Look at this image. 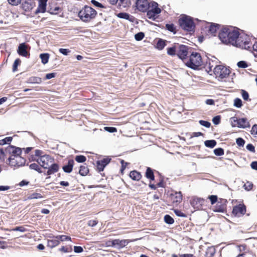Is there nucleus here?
I'll use <instances>...</instances> for the list:
<instances>
[{"instance_id":"2eb2a0df","label":"nucleus","mask_w":257,"mask_h":257,"mask_svg":"<svg viewBox=\"0 0 257 257\" xmlns=\"http://www.w3.org/2000/svg\"><path fill=\"white\" fill-rule=\"evenodd\" d=\"M246 209L245 206L242 204H239L233 207L232 210V213L237 216H239L243 215L245 213Z\"/></svg>"},{"instance_id":"a211bd4d","label":"nucleus","mask_w":257,"mask_h":257,"mask_svg":"<svg viewBox=\"0 0 257 257\" xmlns=\"http://www.w3.org/2000/svg\"><path fill=\"white\" fill-rule=\"evenodd\" d=\"M35 6V3L33 0H24L22 4V8L25 11H29Z\"/></svg>"},{"instance_id":"680f3d73","label":"nucleus","mask_w":257,"mask_h":257,"mask_svg":"<svg viewBox=\"0 0 257 257\" xmlns=\"http://www.w3.org/2000/svg\"><path fill=\"white\" fill-rule=\"evenodd\" d=\"M21 0H8L10 4L13 6H17L20 3Z\"/></svg>"},{"instance_id":"79ce46f5","label":"nucleus","mask_w":257,"mask_h":257,"mask_svg":"<svg viewBox=\"0 0 257 257\" xmlns=\"http://www.w3.org/2000/svg\"><path fill=\"white\" fill-rule=\"evenodd\" d=\"M145 37V34L143 32H140L136 34L135 35V38L137 41H141Z\"/></svg>"},{"instance_id":"58836bf2","label":"nucleus","mask_w":257,"mask_h":257,"mask_svg":"<svg viewBox=\"0 0 257 257\" xmlns=\"http://www.w3.org/2000/svg\"><path fill=\"white\" fill-rule=\"evenodd\" d=\"M57 238L58 240H60L61 241H70L71 238L69 236H66V235H57Z\"/></svg>"},{"instance_id":"412c9836","label":"nucleus","mask_w":257,"mask_h":257,"mask_svg":"<svg viewBox=\"0 0 257 257\" xmlns=\"http://www.w3.org/2000/svg\"><path fill=\"white\" fill-rule=\"evenodd\" d=\"M110 161L109 158H105L101 161H98L97 162V167L99 171H103L105 166L108 164Z\"/></svg>"},{"instance_id":"473e14b6","label":"nucleus","mask_w":257,"mask_h":257,"mask_svg":"<svg viewBox=\"0 0 257 257\" xmlns=\"http://www.w3.org/2000/svg\"><path fill=\"white\" fill-rule=\"evenodd\" d=\"M177 46L169 48L167 50V53L169 55L174 56L177 53Z\"/></svg>"},{"instance_id":"ddd939ff","label":"nucleus","mask_w":257,"mask_h":257,"mask_svg":"<svg viewBox=\"0 0 257 257\" xmlns=\"http://www.w3.org/2000/svg\"><path fill=\"white\" fill-rule=\"evenodd\" d=\"M7 152L10 155L9 158H15L17 156L21 155L22 151L20 148L14 146H9L6 149Z\"/></svg>"},{"instance_id":"8fccbe9b","label":"nucleus","mask_w":257,"mask_h":257,"mask_svg":"<svg viewBox=\"0 0 257 257\" xmlns=\"http://www.w3.org/2000/svg\"><path fill=\"white\" fill-rule=\"evenodd\" d=\"M104 130L109 133H114L117 132V129L114 127L105 126L104 127Z\"/></svg>"},{"instance_id":"c03bdc74","label":"nucleus","mask_w":257,"mask_h":257,"mask_svg":"<svg viewBox=\"0 0 257 257\" xmlns=\"http://www.w3.org/2000/svg\"><path fill=\"white\" fill-rule=\"evenodd\" d=\"M30 81L34 83H40L42 82V80L40 77H33L30 79Z\"/></svg>"},{"instance_id":"4468645a","label":"nucleus","mask_w":257,"mask_h":257,"mask_svg":"<svg viewBox=\"0 0 257 257\" xmlns=\"http://www.w3.org/2000/svg\"><path fill=\"white\" fill-rule=\"evenodd\" d=\"M150 6V3L147 0H137L136 7L137 9L141 12L146 11Z\"/></svg>"},{"instance_id":"dca6fc26","label":"nucleus","mask_w":257,"mask_h":257,"mask_svg":"<svg viewBox=\"0 0 257 257\" xmlns=\"http://www.w3.org/2000/svg\"><path fill=\"white\" fill-rule=\"evenodd\" d=\"M204 202V199L198 197H193L190 200L191 205L197 209L201 208Z\"/></svg>"},{"instance_id":"f257e3e1","label":"nucleus","mask_w":257,"mask_h":257,"mask_svg":"<svg viewBox=\"0 0 257 257\" xmlns=\"http://www.w3.org/2000/svg\"><path fill=\"white\" fill-rule=\"evenodd\" d=\"M29 160L30 161L37 162L41 167L45 169L48 168L54 162L53 158L39 150L35 151L34 154L30 156Z\"/></svg>"},{"instance_id":"5fc2aeb1","label":"nucleus","mask_w":257,"mask_h":257,"mask_svg":"<svg viewBox=\"0 0 257 257\" xmlns=\"http://www.w3.org/2000/svg\"><path fill=\"white\" fill-rule=\"evenodd\" d=\"M208 199L210 200L211 204H213L217 201V197L216 195H210L208 196Z\"/></svg>"},{"instance_id":"49530a36","label":"nucleus","mask_w":257,"mask_h":257,"mask_svg":"<svg viewBox=\"0 0 257 257\" xmlns=\"http://www.w3.org/2000/svg\"><path fill=\"white\" fill-rule=\"evenodd\" d=\"M237 66L239 68H245L248 67V65L245 61H240L237 64Z\"/></svg>"},{"instance_id":"f8f14e48","label":"nucleus","mask_w":257,"mask_h":257,"mask_svg":"<svg viewBox=\"0 0 257 257\" xmlns=\"http://www.w3.org/2000/svg\"><path fill=\"white\" fill-rule=\"evenodd\" d=\"M187 54L188 48L186 46L181 45L177 46V55L180 59H185Z\"/></svg>"},{"instance_id":"1a4fd4ad","label":"nucleus","mask_w":257,"mask_h":257,"mask_svg":"<svg viewBox=\"0 0 257 257\" xmlns=\"http://www.w3.org/2000/svg\"><path fill=\"white\" fill-rule=\"evenodd\" d=\"M213 72L216 77L220 79L227 77L230 73L229 70L222 65L216 66L213 69Z\"/></svg>"},{"instance_id":"39448f33","label":"nucleus","mask_w":257,"mask_h":257,"mask_svg":"<svg viewBox=\"0 0 257 257\" xmlns=\"http://www.w3.org/2000/svg\"><path fill=\"white\" fill-rule=\"evenodd\" d=\"M181 27L188 32H193L195 29V24L190 16L182 15L179 20Z\"/></svg>"},{"instance_id":"f3484780","label":"nucleus","mask_w":257,"mask_h":257,"mask_svg":"<svg viewBox=\"0 0 257 257\" xmlns=\"http://www.w3.org/2000/svg\"><path fill=\"white\" fill-rule=\"evenodd\" d=\"M28 48V45H26L25 43H21L18 47L17 52L20 56L27 57L29 54L27 51Z\"/></svg>"},{"instance_id":"393cba45","label":"nucleus","mask_w":257,"mask_h":257,"mask_svg":"<svg viewBox=\"0 0 257 257\" xmlns=\"http://www.w3.org/2000/svg\"><path fill=\"white\" fill-rule=\"evenodd\" d=\"M73 164L74 161L73 160H69L68 164L63 167L64 171L66 173H70L72 170Z\"/></svg>"},{"instance_id":"b1692460","label":"nucleus","mask_w":257,"mask_h":257,"mask_svg":"<svg viewBox=\"0 0 257 257\" xmlns=\"http://www.w3.org/2000/svg\"><path fill=\"white\" fill-rule=\"evenodd\" d=\"M48 169L47 174L51 175L57 172L59 169V167L57 164L53 163Z\"/></svg>"},{"instance_id":"6e6552de","label":"nucleus","mask_w":257,"mask_h":257,"mask_svg":"<svg viewBox=\"0 0 257 257\" xmlns=\"http://www.w3.org/2000/svg\"><path fill=\"white\" fill-rule=\"evenodd\" d=\"M230 122L232 127L240 128H246L249 126V122L246 118H238L236 117H232L230 119Z\"/></svg>"},{"instance_id":"5701e85b","label":"nucleus","mask_w":257,"mask_h":257,"mask_svg":"<svg viewBox=\"0 0 257 257\" xmlns=\"http://www.w3.org/2000/svg\"><path fill=\"white\" fill-rule=\"evenodd\" d=\"M60 243V241L57 238V236L54 237L51 239H48L47 241V246L50 248H53L57 246Z\"/></svg>"},{"instance_id":"c9c22d12","label":"nucleus","mask_w":257,"mask_h":257,"mask_svg":"<svg viewBox=\"0 0 257 257\" xmlns=\"http://www.w3.org/2000/svg\"><path fill=\"white\" fill-rule=\"evenodd\" d=\"M166 28L168 31L173 33L174 34L176 33V27L174 24H167L166 25Z\"/></svg>"},{"instance_id":"a19ab883","label":"nucleus","mask_w":257,"mask_h":257,"mask_svg":"<svg viewBox=\"0 0 257 257\" xmlns=\"http://www.w3.org/2000/svg\"><path fill=\"white\" fill-rule=\"evenodd\" d=\"M242 105V101L240 99L236 98L234 100V106L237 108H240Z\"/></svg>"},{"instance_id":"a878e982","label":"nucleus","mask_w":257,"mask_h":257,"mask_svg":"<svg viewBox=\"0 0 257 257\" xmlns=\"http://www.w3.org/2000/svg\"><path fill=\"white\" fill-rule=\"evenodd\" d=\"M130 176L134 180L137 181L139 180L141 178V174L136 171H131L130 173Z\"/></svg>"},{"instance_id":"c756f323","label":"nucleus","mask_w":257,"mask_h":257,"mask_svg":"<svg viewBox=\"0 0 257 257\" xmlns=\"http://www.w3.org/2000/svg\"><path fill=\"white\" fill-rule=\"evenodd\" d=\"M43 197L42 195L38 193H33L31 194H30L28 196V199H41L43 198Z\"/></svg>"},{"instance_id":"603ef678","label":"nucleus","mask_w":257,"mask_h":257,"mask_svg":"<svg viewBox=\"0 0 257 257\" xmlns=\"http://www.w3.org/2000/svg\"><path fill=\"white\" fill-rule=\"evenodd\" d=\"M236 143L238 146L242 147L243 146L245 142L242 138H239L236 139Z\"/></svg>"},{"instance_id":"cd10ccee","label":"nucleus","mask_w":257,"mask_h":257,"mask_svg":"<svg viewBox=\"0 0 257 257\" xmlns=\"http://www.w3.org/2000/svg\"><path fill=\"white\" fill-rule=\"evenodd\" d=\"M40 58L41 60V62L43 64H47L49 59V54L48 53H43L41 54L40 55Z\"/></svg>"},{"instance_id":"bf43d9fd","label":"nucleus","mask_w":257,"mask_h":257,"mask_svg":"<svg viewBox=\"0 0 257 257\" xmlns=\"http://www.w3.org/2000/svg\"><path fill=\"white\" fill-rule=\"evenodd\" d=\"M6 154L3 149H0V161H4L6 158Z\"/></svg>"},{"instance_id":"7c9ffc66","label":"nucleus","mask_w":257,"mask_h":257,"mask_svg":"<svg viewBox=\"0 0 257 257\" xmlns=\"http://www.w3.org/2000/svg\"><path fill=\"white\" fill-rule=\"evenodd\" d=\"M12 140L13 138L11 137H6L5 139L0 140V145L3 146L6 144H9Z\"/></svg>"},{"instance_id":"c85d7f7f","label":"nucleus","mask_w":257,"mask_h":257,"mask_svg":"<svg viewBox=\"0 0 257 257\" xmlns=\"http://www.w3.org/2000/svg\"><path fill=\"white\" fill-rule=\"evenodd\" d=\"M130 5V2L128 0H119L118 6L119 8H125Z\"/></svg>"},{"instance_id":"72a5a7b5","label":"nucleus","mask_w":257,"mask_h":257,"mask_svg":"<svg viewBox=\"0 0 257 257\" xmlns=\"http://www.w3.org/2000/svg\"><path fill=\"white\" fill-rule=\"evenodd\" d=\"M147 178L150 179L152 180L154 179V173L150 168H148L146 173Z\"/></svg>"},{"instance_id":"e2e57ef3","label":"nucleus","mask_w":257,"mask_h":257,"mask_svg":"<svg viewBox=\"0 0 257 257\" xmlns=\"http://www.w3.org/2000/svg\"><path fill=\"white\" fill-rule=\"evenodd\" d=\"M74 251L76 253H80L83 251V248L81 246H75L74 247Z\"/></svg>"},{"instance_id":"9d476101","label":"nucleus","mask_w":257,"mask_h":257,"mask_svg":"<svg viewBox=\"0 0 257 257\" xmlns=\"http://www.w3.org/2000/svg\"><path fill=\"white\" fill-rule=\"evenodd\" d=\"M219 29V25L216 24L208 23L204 28V31L209 37L215 36Z\"/></svg>"},{"instance_id":"052dcab7","label":"nucleus","mask_w":257,"mask_h":257,"mask_svg":"<svg viewBox=\"0 0 257 257\" xmlns=\"http://www.w3.org/2000/svg\"><path fill=\"white\" fill-rule=\"evenodd\" d=\"M241 95H242V97L244 100H247L248 99V94L246 91H245V90H241Z\"/></svg>"},{"instance_id":"f03ea898","label":"nucleus","mask_w":257,"mask_h":257,"mask_svg":"<svg viewBox=\"0 0 257 257\" xmlns=\"http://www.w3.org/2000/svg\"><path fill=\"white\" fill-rule=\"evenodd\" d=\"M238 36V31L232 28H224L219 33L218 37L220 41L224 44L235 43V39Z\"/></svg>"},{"instance_id":"864d4df0","label":"nucleus","mask_w":257,"mask_h":257,"mask_svg":"<svg viewBox=\"0 0 257 257\" xmlns=\"http://www.w3.org/2000/svg\"><path fill=\"white\" fill-rule=\"evenodd\" d=\"M199 123L202 125V126H204L207 128H208L210 126V123L208 121H205V120H200L199 121Z\"/></svg>"},{"instance_id":"9b49d317","label":"nucleus","mask_w":257,"mask_h":257,"mask_svg":"<svg viewBox=\"0 0 257 257\" xmlns=\"http://www.w3.org/2000/svg\"><path fill=\"white\" fill-rule=\"evenodd\" d=\"M9 161L10 165L15 167L23 166L25 165L26 162L25 159L22 157L21 155L17 156L13 158H9Z\"/></svg>"},{"instance_id":"a18cd8bd","label":"nucleus","mask_w":257,"mask_h":257,"mask_svg":"<svg viewBox=\"0 0 257 257\" xmlns=\"http://www.w3.org/2000/svg\"><path fill=\"white\" fill-rule=\"evenodd\" d=\"M214 153L215 155L220 156L224 154V151L221 148H217L214 150Z\"/></svg>"},{"instance_id":"774afa93","label":"nucleus","mask_w":257,"mask_h":257,"mask_svg":"<svg viewBox=\"0 0 257 257\" xmlns=\"http://www.w3.org/2000/svg\"><path fill=\"white\" fill-rule=\"evenodd\" d=\"M251 168L255 170H257V161L252 162L250 164Z\"/></svg>"},{"instance_id":"423d86ee","label":"nucleus","mask_w":257,"mask_h":257,"mask_svg":"<svg viewBox=\"0 0 257 257\" xmlns=\"http://www.w3.org/2000/svg\"><path fill=\"white\" fill-rule=\"evenodd\" d=\"M235 41L236 43L233 44V46L244 49H248L250 48L249 38L244 34L238 33V36L236 39H235Z\"/></svg>"},{"instance_id":"69168bd1","label":"nucleus","mask_w":257,"mask_h":257,"mask_svg":"<svg viewBox=\"0 0 257 257\" xmlns=\"http://www.w3.org/2000/svg\"><path fill=\"white\" fill-rule=\"evenodd\" d=\"M55 76H56V73H48L46 75V79H50L51 78L55 77Z\"/></svg>"},{"instance_id":"e433bc0d","label":"nucleus","mask_w":257,"mask_h":257,"mask_svg":"<svg viewBox=\"0 0 257 257\" xmlns=\"http://www.w3.org/2000/svg\"><path fill=\"white\" fill-rule=\"evenodd\" d=\"M165 46V42L162 40H159L156 45V48L159 50H162Z\"/></svg>"},{"instance_id":"4be33fe9","label":"nucleus","mask_w":257,"mask_h":257,"mask_svg":"<svg viewBox=\"0 0 257 257\" xmlns=\"http://www.w3.org/2000/svg\"><path fill=\"white\" fill-rule=\"evenodd\" d=\"M171 197L173 203H180L182 199V196L180 192H176L172 194Z\"/></svg>"},{"instance_id":"7ed1b4c3","label":"nucleus","mask_w":257,"mask_h":257,"mask_svg":"<svg viewBox=\"0 0 257 257\" xmlns=\"http://www.w3.org/2000/svg\"><path fill=\"white\" fill-rule=\"evenodd\" d=\"M78 15L82 21L87 22L95 17L96 12L91 7L86 6L80 11Z\"/></svg>"},{"instance_id":"3c124183","label":"nucleus","mask_w":257,"mask_h":257,"mask_svg":"<svg viewBox=\"0 0 257 257\" xmlns=\"http://www.w3.org/2000/svg\"><path fill=\"white\" fill-rule=\"evenodd\" d=\"M243 187L245 190L249 191L252 189V184L250 182H247L243 185Z\"/></svg>"},{"instance_id":"2f4dec72","label":"nucleus","mask_w":257,"mask_h":257,"mask_svg":"<svg viewBox=\"0 0 257 257\" xmlns=\"http://www.w3.org/2000/svg\"><path fill=\"white\" fill-rule=\"evenodd\" d=\"M88 169L87 168V167L84 166H81L80 167L79 173L81 175L85 176L88 174Z\"/></svg>"},{"instance_id":"ea45409f","label":"nucleus","mask_w":257,"mask_h":257,"mask_svg":"<svg viewBox=\"0 0 257 257\" xmlns=\"http://www.w3.org/2000/svg\"><path fill=\"white\" fill-rule=\"evenodd\" d=\"M164 220L166 223L168 224H173L174 223V219L169 215H166L164 217Z\"/></svg>"},{"instance_id":"f704fd0d","label":"nucleus","mask_w":257,"mask_h":257,"mask_svg":"<svg viewBox=\"0 0 257 257\" xmlns=\"http://www.w3.org/2000/svg\"><path fill=\"white\" fill-rule=\"evenodd\" d=\"M216 142L215 140H208L205 142V145L211 148H213L215 146Z\"/></svg>"},{"instance_id":"37998d69","label":"nucleus","mask_w":257,"mask_h":257,"mask_svg":"<svg viewBox=\"0 0 257 257\" xmlns=\"http://www.w3.org/2000/svg\"><path fill=\"white\" fill-rule=\"evenodd\" d=\"M86 160V157L82 155L77 156L75 157V160L78 163H83Z\"/></svg>"},{"instance_id":"0eeeda50","label":"nucleus","mask_w":257,"mask_h":257,"mask_svg":"<svg viewBox=\"0 0 257 257\" xmlns=\"http://www.w3.org/2000/svg\"><path fill=\"white\" fill-rule=\"evenodd\" d=\"M147 10H148L147 13V18L153 21L156 20L161 12V9L158 7V4L155 2L150 3V6Z\"/></svg>"},{"instance_id":"4d7b16f0","label":"nucleus","mask_w":257,"mask_h":257,"mask_svg":"<svg viewBox=\"0 0 257 257\" xmlns=\"http://www.w3.org/2000/svg\"><path fill=\"white\" fill-rule=\"evenodd\" d=\"M59 51L62 54L64 55H68L69 53L70 52V51L68 49H63L60 48L59 50Z\"/></svg>"},{"instance_id":"4c0bfd02","label":"nucleus","mask_w":257,"mask_h":257,"mask_svg":"<svg viewBox=\"0 0 257 257\" xmlns=\"http://www.w3.org/2000/svg\"><path fill=\"white\" fill-rule=\"evenodd\" d=\"M30 168L41 173V169L39 166L36 163H32L30 165Z\"/></svg>"},{"instance_id":"338daca9","label":"nucleus","mask_w":257,"mask_h":257,"mask_svg":"<svg viewBox=\"0 0 257 257\" xmlns=\"http://www.w3.org/2000/svg\"><path fill=\"white\" fill-rule=\"evenodd\" d=\"M97 224V221L95 220H91L89 221L88 224L90 226L93 227Z\"/></svg>"},{"instance_id":"bb28decb","label":"nucleus","mask_w":257,"mask_h":257,"mask_svg":"<svg viewBox=\"0 0 257 257\" xmlns=\"http://www.w3.org/2000/svg\"><path fill=\"white\" fill-rule=\"evenodd\" d=\"M117 17L119 18L124 19L132 22L134 20V18L132 16L125 13H120L118 14Z\"/></svg>"},{"instance_id":"20e7f679","label":"nucleus","mask_w":257,"mask_h":257,"mask_svg":"<svg viewBox=\"0 0 257 257\" xmlns=\"http://www.w3.org/2000/svg\"><path fill=\"white\" fill-rule=\"evenodd\" d=\"M202 62L200 54L193 52L190 55L189 60L186 62V65L192 69H196L202 64Z\"/></svg>"},{"instance_id":"6ab92c4d","label":"nucleus","mask_w":257,"mask_h":257,"mask_svg":"<svg viewBox=\"0 0 257 257\" xmlns=\"http://www.w3.org/2000/svg\"><path fill=\"white\" fill-rule=\"evenodd\" d=\"M129 243V240L127 239H114V247L117 248H121L125 246Z\"/></svg>"},{"instance_id":"6e6d98bb","label":"nucleus","mask_w":257,"mask_h":257,"mask_svg":"<svg viewBox=\"0 0 257 257\" xmlns=\"http://www.w3.org/2000/svg\"><path fill=\"white\" fill-rule=\"evenodd\" d=\"M250 133L253 136H257V124H254L252 126Z\"/></svg>"},{"instance_id":"aec40b11","label":"nucleus","mask_w":257,"mask_h":257,"mask_svg":"<svg viewBox=\"0 0 257 257\" xmlns=\"http://www.w3.org/2000/svg\"><path fill=\"white\" fill-rule=\"evenodd\" d=\"M38 1L39 5L36 11V13H43L45 12L48 0H38Z\"/></svg>"},{"instance_id":"13d9d810","label":"nucleus","mask_w":257,"mask_h":257,"mask_svg":"<svg viewBox=\"0 0 257 257\" xmlns=\"http://www.w3.org/2000/svg\"><path fill=\"white\" fill-rule=\"evenodd\" d=\"M212 121L214 124H218L220 121V116L218 115L214 117L212 119Z\"/></svg>"},{"instance_id":"de8ad7c7","label":"nucleus","mask_w":257,"mask_h":257,"mask_svg":"<svg viewBox=\"0 0 257 257\" xmlns=\"http://www.w3.org/2000/svg\"><path fill=\"white\" fill-rule=\"evenodd\" d=\"M207 254H209L210 257L214 255L215 253V249L214 247H210L207 248Z\"/></svg>"},{"instance_id":"09e8293b","label":"nucleus","mask_w":257,"mask_h":257,"mask_svg":"<svg viewBox=\"0 0 257 257\" xmlns=\"http://www.w3.org/2000/svg\"><path fill=\"white\" fill-rule=\"evenodd\" d=\"M21 62V61L20 59H17L15 61L14 64H13V71L15 72L17 70L18 66L20 64Z\"/></svg>"},{"instance_id":"0e129e2a","label":"nucleus","mask_w":257,"mask_h":257,"mask_svg":"<svg viewBox=\"0 0 257 257\" xmlns=\"http://www.w3.org/2000/svg\"><path fill=\"white\" fill-rule=\"evenodd\" d=\"M246 148L247 150H248V151H250L252 152H254L255 151L254 146L250 144L247 145Z\"/></svg>"}]
</instances>
